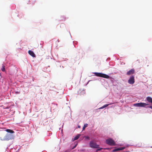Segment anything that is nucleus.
Listing matches in <instances>:
<instances>
[{
    "mask_svg": "<svg viewBox=\"0 0 152 152\" xmlns=\"http://www.w3.org/2000/svg\"><path fill=\"white\" fill-rule=\"evenodd\" d=\"M78 127L79 128H80V126H78Z\"/></svg>",
    "mask_w": 152,
    "mask_h": 152,
    "instance_id": "obj_22",
    "label": "nucleus"
},
{
    "mask_svg": "<svg viewBox=\"0 0 152 152\" xmlns=\"http://www.w3.org/2000/svg\"><path fill=\"white\" fill-rule=\"evenodd\" d=\"M148 102L152 103V98L150 97H148L146 98Z\"/></svg>",
    "mask_w": 152,
    "mask_h": 152,
    "instance_id": "obj_10",
    "label": "nucleus"
},
{
    "mask_svg": "<svg viewBox=\"0 0 152 152\" xmlns=\"http://www.w3.org/2000/svg\"><path fill=\"white\" fill-rule=\"evenodd\" d=\"M124 148V147L119 148H115V149H114L113 150V151L114 152H115V151H120V150H123Z\"/></svg>",
    "mask_w": 152,
    "mask_h": 152,
    "instance_id": "obj_8",
    "label": "nucleus"
},
{
    "mask_svg": "<svg viewBox=\"0 0 152 152\" xmlns=\"http://www.w3.org/2000/svg\"><path fill=\"white\" fill-rule=\"evenodd\" d=\"M6 131L10 133H13L14 132L12 130L10 129H7L6 130Z\"/></svg>",
    "mask_w": 152,
    "mask_h": 152,
    "instance_id": "obj_11",
    "label": "nucleus"
},
{
    "mask_svg": "<svg viewBox=\"0 0 152 152\" xmlns=\"http://www.w3.org/2000/svg\"><path fill=\"white\" fill-rule=\"evenodd\" d=\"M128 83L129 84H133V76H131L128 80Z\"/></svg>",
    "mask_w": 152,
    "mask_h": 152,
    "instance_id": "obj_7",
    "label": "nucleus"
},
{
    "mask_svg": "<svg viewBox=\"0 0 152 152\" xmlns=\"http://www.w3.org/2000/svg\"><path fill=\"white\" fill-rule=\"evenodd\" d=\"M80 136V134H78L74 138V140H77L79 138Z\"/></svg>",
    "mask_w": 152,
    "mask_h": 152,
    "instance_id": "obj_12",
    "label": "nucleus"
},
{
    "mask_svg": "<svg viewBox=\"0 0 152 152\" xmlns=\"http://www.w3.org/2000/svg\"><path fill=\"white\" fill-rule=\"evenodd\" d=\"M86 138L87 139H89V137L88 136H87V137H86Z\"/></svg>",
    "mask_w": 152,
    "mask_h": 152,
    "instance_id": "obj_19",
    "label": "nucleus"
},
{
    "mask_svg": "<svg viewBox=\"0 0 152 152\" xmlns=\"http://www.w3.org/2000/svg\"><path fill=\"white\" fill-rule=\"evenodd\" d=\"M28 53L30 55L33 57H36L34 53L31 50H28Z\"/></svg>",
    "mask_w": 152,
    "mask_h": 152,
    "instance_id": "obj_6",
    "label": "nucleus"
},
{
    "mask_svg": "<svg viewBox=\"0 0 152 152\" xmlns=\"http://www.w3.org/2000/svg\"><path fill=\"white\" fill-rule=\"evenodd\" d=\"M133 82H134V80Z\"/></svg>",
    "mask_w": 152,
    "mask_h": 152,
    "instance_id": "obj_23",
    "label": "nucleus"
},
{
    "mask_svg": "<svg viewBox=\"0 0 152 152\" xmlns=\"http://www.w3.org/2000/svg\"><path fill=\"white\" fill-rule=\"evenodd\" d=\"M90 147L92 148H99V145L96 144V142L93 141H91L89 143Z\"/></svg>",
    "mask_w": 152,
    "mask_h": 152,
    "instance_id": "obj_2",
    "label": "nucleus"
},
{
    "mask_svg": "<svg viewBox=\"0 0 152 152\" xmlns=\"http://www.w3.org/2000/svg\"><path fill=\"white\" fill-rule=\"evenodd\" d=\"M87 126H88V124H85L84 125V126H83V130H84L85 129V128Z\"/></svg>",
    "mask_w": 152,
    "mask_h": 152,
    "instance_id": "obj_14",
    "label": "nucleus"
},
{
    "mask_svg": "<svg viewBox=\"0 0 152 152\" xmlns=\"http://www.w3.org/2000/svg\"><path fill=\"white\" fill-rule=\"evenodd\" d=\"M104 108V107L103 106L101 107H100V108H99V109H103V108Z\"/></svg>",
    "mask_w": 152,
    "mask_h": 152,
    "instance_id": "obj_17",
    "label": "nucleus"
},
{
    "mask_svg": "<svg viewBox=\"0 0 152 152\" xmlns=\"http://www.w3.org/2000/svg\"><path fill=\"white\" fill-rule=\"evenodd\" d=\"M148 104L141 102L134 104V106L138 107H145L146 105Z\"/></svg>",
    "mask_w": 152,
    "mask_h": 152,
    "instance_id": "obj_4",
    "label": "nucleus"
},
{
    "mask_svg": "<svg viewBox=\"0 0 152 152\" xmlns=\"http://www.w3.org/2000/svg\"><path fill=\"white\" fill-rule=\"evenodd\" d=\"M133 74V69H131L127 73V75H130Z\"/></svg>",
    "mask_w": 152,
    "mask_h": 152,
    "instance_id": "obj_9",
    "label": "nucleus"
},
{
    "mask_svg": "<svg viewBox=\"0 0 152 152\" xmlns=\"http://www.w3.org/2000/svg\"><path fill=\"white\" fill-rule=\"evenodd\" d=\"M94 74L97 77H99L107 79H108L110 78V76L109 75L104 73L99 72H95Z\"/></svg>",
    "mask_w": 152,
    "mask_h": 152,
    "instance_id": "obj_1",
    "label": "nucleus"
},
{
    "mask_svg": "<svg viewBox=\"0 0 152 152\" xmlns=\"http://www.w3.org/2000/svg\"><path fill=\"white\" fill-rule=\"evenodd\" d=\"M11 135L7 134L3 138H2L1 137L0 138L1 140H8L11 139Z\"/></svg>",
    "mask_w": 152,
    "mask_h": 152,
    "instance_id": "obj_5",
    "label": "nucleus"
},
{
    "mask_svg": "<svg viewBox=\"0 0 152 152\" xmlns=\"http://www.w3.org/2000/svg\"><path fill=\"white\" fill-rule=\"evenodd\" d=\"M98 148V149L96 150V151H101L103 149V148H99H99Z\"/></svg>",
    "mask_w": 152,
    "mask_h": 152,
    "instance_id": "obj_16",
    "label": "nucleus"
},
{
    "mask_svg": "<svg viewBox=\"0 0 152 152\" xmlns=\"http://www.w3.org/2000/svg\"><path fill=\"white\" fill-rule=\"evenodd\" d=\"M1 70L3 72H4L5 71V66L4 65H3L1 68Z\"/></svg>",
    "mask_w": 152,
    "mask_h": 152,
    "instance_id": "obj_13",
    "label": "nucleus"
},
{
    "mask_svg": "<svg viewBox=\"0 0 152 152\" xmlns=\"http://www.w3.org/2000/svg\"><path fill=\"white\" fill-rule=\"evenodd\" d=\"M76 146H77V144L76 145H75L74 147H73L72 148V149H73L74 148H75L76 147Z\"/></svg>",
    "mask_w": 152,
    "mask_h": 152,
    "instance_id": "obj_18",
    "label": "nucleus"
},
{
    "mask_svg": "<svg viewBox=\"0 0 152 152\" xmlns=\"http://www.w3.org/2000/svg\"><path fill=\"white\" fill-rule=\"evenodd\" d=\"M106 143L107 144L110 145H115V141L111 138L107 139L106 140Z\"/></svg>",
    "mask_w": 152,
    "mask_h": 152,
    "instance_id": "obj_3",
    "label": "nucleus"
},
{
    "mask_svg": "<svg viewBox=\"0 0 152 152\" xmlns=\"http://www.w3.org/2000/svg\"><path fill=\"white\" fill-rule=\"evenodd\" d=\"M113 104V103H110L109 104H106L103 106H104V108H105V107H107L109 105H110V104Z\"/></svg>",
    "mask_w": 152,
    "mask_h": 152,
    "instance_id": "obj_15",
    "label": "nucleus"
},
{
    "mask_svg": "<svg viewBox=\"0 0 152 152\" xmlns=\"http://www.w3.org/2000/svg\"><path fill=\"white\" fill-rule=\"evenodd\" d=\"M5 108V109H8L9 107H6Z\"/></svg>",
    "mask_w": 152,
    "mask_h": 152,
    "instance_id": "obj_21",
    "label": "nucleus"
},
{
    "mask_svg": "<svg viewBox=\"0 0 152 152\" xmlns=\"http://www.w3.org/2000/svg\"><path fill=\"white\" fill-rule=\"evenodd\" d=\"M149 107L152 109V106H150L149 107Z\"/></svg>",
    "mask_w": 152,
    "mask_h": 152,
    "instance_id": "obj_20",
    "label": "nucleus"
}]
</instances>
